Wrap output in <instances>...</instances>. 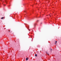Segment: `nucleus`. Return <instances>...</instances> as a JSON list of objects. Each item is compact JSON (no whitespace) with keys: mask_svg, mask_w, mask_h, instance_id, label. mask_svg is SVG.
I'll use <instances>...</instances> for the list:
<instances>
[{"mask_svg":"<svg viewBox=\"0 0 61 61\" xmlns=\"http://www.w3.org/2000/svg\"><path fill=\"white\" fill-rule=\"evenodd\" d=\"M3 18H4V17H2L1 19H4Z\"/></svg>","mask_w":61,"mask_h":61,"instance_id":"f257e3e1","label":"nucleus"},{"mask_svg":"<svg viewBox=\"0 0 61 61\" xmlns=\"http://www.w3.org/2000/svg\"><path fill=\"white\" fill-rule=\"evenodd\" d=\"M26 60H28V58H27L26 59Z\"/></svg>","mask_w":61,"mask_h":61,"instance_id":"f03ea898","label":"nucleus"},{"mask_svg":"<svg viewBox=\"0 0 61 61\" xmlns=\"http://www.w3.org/2000/svg\"><path fill=\"white\" fill-rule=\"evenodd\" d=\"M57 43V41H56L55 42V44H56Z\"/></svg>","mask_w":61,"mask_h":61,"instance_id":"7ed1b4c3","label":"nucleus"},{"mask_svg":"<svg viewBox=\"0 0 61 61\" xmlns=\"http://www.w3.org/2000/svg\"><path fill=\"white\" fill-rule=\"evenodd\" d=\"M35 56H37V54H36L35 55Z\"/></svg>","mask_w":61,"mask_h":61,"instance_id":"20e7f679","label":"nucleus"},{"mask_svg":"<svg viewBox=\"0 0 61 61\" xmlns=\"http://www.w3.org/2000/svg\"><path fill=\"white\" fill-rule=\"evenodd\" d=\"M29 31H30V29H29Z\"/></svg>","mask_w":61,"mask_h":61,"instance_id":"39448f33","label":"nucleus"},{"mask_svg":"<svg viewBox=\"0 0 61 61\" xmlns=\"http://www.w3.org/2000/svg\"><path fill=\"white\" fill-rule=\"evenodd\" d=\"M6 4H7V2H6Z\"/></svg>","mask_w":61,"mask_h":61,"instance_id":"423d86ee","label":"nucleus"},{"mask_svg":"<svg viewBox=\"0 0 61 61\" xmlns=\"http://www.w3.org/2000/svg\"><path fill=\"white\" fill-rule=\"evenodd\" d=\"M5 6V5H4Z\"/></svg>","mask_w":61,"mask_h":61,"instance_id":"0eeeda50","label":"nucleus"},{"mask_svg":"<svg viewBox=\"0 0 61 61\" xmlns=\"http://www.w3.org/2000/svg\"><path fill=\"white\" fill-rule=\"evenodd\" d=\"M48 55H49V54H48Z\"/></svg>","mask_w":61,"mask_h":61,"instance_id":"6e6552de","label":"nucleus"},{"mask_svg":"<svg viewBox=\"0 0 61 61\" xmlns=\"http://www.w3.org/2000/svg\"><path fill=\"white\" fill-rule=\"evenodd\" d=\"M0 0V1H1V0Z\"/></svg>","mask_w":61,"mask_h":61,"instance_id":"1a4fd4ad","label":"nucleus"},{"mask_svg":"<svg viewBox=\"0 0 61 61\" xmlns=\"http://www.w3.org/2000/svg\"><path fill=\"white\" fill-rule=\"evenodd\" d=\"M38 20H37V21H38Z\"/></svg>","mask_w":61,"mask_h":61,"instance_id":"9d476101","label":"nucleus"}]
</instances>
